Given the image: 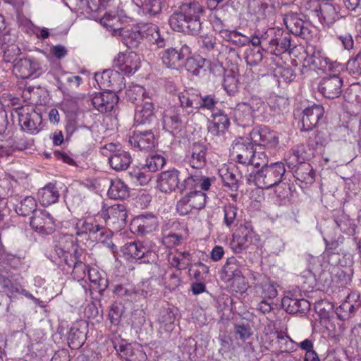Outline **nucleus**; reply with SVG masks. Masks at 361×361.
Wrapping results in <instances>:
<instances>
[{
	"instance_id": "3",
	"label": "nucleus",
	"mask_w": 361,
	"mask_h": 361,
	"mask_svg": "<svg viewBox=\"0 0 361 361\" xmlns=\"http://www.w3.org/2000/svg\"><path fill=\"white\" fill-rule=\"evenodd\" d=\"M285 172L284 164L282 161L271 163L270 165L264 164L255 176L256 184L261 188H270L281 182Z\"/></svg>"
},
{
	"instance_id": "62",
	"label": "nucleus",
	"mask_w": 361,
	"mask_h": 361,
	"mask_svg": "<svg viewBox=\"0 0 361 361\" xmlns=\"http://www.w3.org/2000/svg\"><path fill=\"white\" fill-rule=\"evenodd\" d=\"M216 103L217 100L214 95L202 94L200 93L199 109L213 110Z\"/></svg>"
},
{
	"instance_id": "20",
	"label": "nucleus",
	"mask_w": 361,
	"mask_h": 361,
	"mask_svg": "<svg viewBox=\"0 0 361 361\" xmlns=\"http://www.w3.org/2000/svg\"><path fill=\"white\" fill-rule=\"evenodd\" d=\"M154 116V106L150 98H144L137 104L134 120L137 124L149 123Z\"/></svg>"
},
{
	"instance_id": "64",
	"label": "nucleus",
	"mask_w": 361,
	"mask_h": 361,
	"mask_svg": "<svg viewBox=\"0 0 361 361\" xmlns=\"http://www.w3.org/2000/svg\"><path fill=\"white\" fill-rule=\"evenodd\" d=\"M183 240L181 235L177 233H169L162 238V243L167 247H173L179 245Z\"/></svg>"
},
{
	"instance_id": "2",
	"label": "nucleus",
	"mask_w": 361,
	"mask_h": 361,
	"mask_svg": "<svg viewBox=\"0 0 361 361\" xmlns=\"http://www.w3.org/2000/svg\"><path fill=\"white\" fill-rule=\"evenodd\" d=\"M180 192H186L176 204V210L180 215H187L193 210L198 211L204 207L206 195L197 190V184L195 178L188 176L180 185Z\"/></svg>"
},
{
	"instance_id": "40",
	"label": "nucleus",
	"mask_w": 361,
	"mask_h": 361,
	"mask_svg": "<svg viewBox=\"0 0 361 361\" xmlns=\"http://www.w3.org/2000/svg\"><path fill=\"white\" fill-rule=\"evenodd\" d=\"M312 63L318 69L331 71L335 66V63L328 58L321 50H316L312 55Z\"/></svg>"
},
{
	"instance_id": "37",
	"label": "nucleus",
	"mask_w": 361,
	"mask_h": 361,
	"mask_svg": "<svg viewBox=\"0 0 361 361\" xmlns=\"http://www.w3.org/2000/svg\"><path fill=\"white\" fill-rule=\"evenodd\" d=\"M119 34L122 37L123 44L130 49L137 48L142 40L139 28L121 29Z\"/></svg>"
},
{
	"instance_id": "60",
	"label": "nucleus",
	"mask_w": 361,
	"mask_h": 361,
	"mask_svg": "<svg viewBox=\"0 0 361 361\" xmlns=\"http://www.w3.org/2000/svg\"><path fill=\"white\" fill-rule=\"evenodd\" d=\"M88 268L89 267L82 262L78 261L74 262L72 271V275L74 279L78 281L82 280L86 276Z\"/></svg>"
},
{
	"instance_id": "29",
	"label": "nucleus",
	"mask_w": 361,
	"mask_h": 361,
	"mask_svg": "<svg viewBox=\"0 0 361 361\" xmlns=\"http://www.w3.org/2000/svg\"><path fill=\"white\" fill-rule=\"evenodd\" d=\"M39 202L43 206H49L56 202L59 198V192L56 185L49 183L37 192Z\"/></svg>"
},
{
	"instance_id": "5",
	"label": "nucleus",
	"mask_w": 361,
	"mask_h": 361,
	"mask_svg": "<svg viewBox=\"0 0 361 361\" xmlns=\"http://www.w3.org/2000/svg\"><path fill=\"white\" fill-rule=\"evenodd\" d=\"M164 164L165 159H142V161L133 166V171L130 172V174L140 185H144L151 179L149 173L158 171Z\"/></svg>"
},
{
	"instance_id": "27",
	"label": "nucleus",
	"mask_w": 361,
	"mask_h": 361,
	"mask_svg": "<svg viewBox=\"0 0 361 361\" xmlns=\"http://www.w3.org/2000/svg\"><path fill=\"white\" fill-rule=\"evenodd\" d=\"M235 171V166L231 163L229 164H224V166L219 169V174L224 185L231 191H237L238 189V180Z\"/></svg>"
},
{
	"instance_id": "41",
	"label": "nucleus",
	"mask_w": 361,
	"mask_h": 361,
	"mask_svg": "<svg viewBox=\"0 0 361 361\" xmlns=\"http://www.w3.org/2000/svg\"><path fill=\"white\" fill-rule=\"evenodd\" d=\"M180 106L199 109L200 92L195 90H185L178 94Z\"/></svg>"
},
{
	"instance_id": "52",
	"label": "nucleus",
	"mask_w": 361,
	"mask_h": 361,
	"mask_svg": "<svg viewBox=\"0 0 361 361\" xmlns=\"http://www.w3.org/2000/svg\"><path fill=\"white\" fill-rule=\"evenodd\" d=\"M85 334L78 329H72L68 336V345L73 349L80 348L85 343Z\"/></svg>"
},
{
	"instance_id": "51",
	"label": "nucleus",
	"mask_w": 361,
	"mask_h": 361,
	"mask_svg": "<svg viewBox=\"0 0 361 361\" xmlns=\"http://www.w3.org/2000/svg\"><path fill=\"white\" fill-rule=\"evenodd\" d=\"M257 292L260 293L262 299H273L277 296L278 292L273 283L266 281L255 287Z\"/></svg>"
},
{
	"instance_id": "30",
	"label": "nucleus",
	"mask_w": 361,
	"mask_h": 361,
	"mask_svg": "<svg viewBox=\"0 0 361 361\" xmlns=\"http://www.w3.org/2000/svg\"><path fill=\"white\" fill-rule=\"evenodd\" d=\"M339 11L338 5L333 3H324L322 4L319 11L320 17L319 20L322 23L329 26L339 18Z\"/></svg>"
},
{
	"instance_id": "34",
	"label": "nucleus",
	"mask_w": 361,
	"mask_h": 361,
	"mask_svg": "<svg viewBox=\"0 0 361 361\" xmlns=\"http://www.w3.org/2000/svg\"><path fill=\"white\" fill-rule=\"evenodd\" d=\"M344 100L347 108L361 106V85H350L344 94Z\"/></svg>"
},
{
	"instance_id": "15",
	"label": "nucleus",
	"mask_w": 361,
	"mask_h": 361,
	"mask_svg": "<svg viewBox=\"0 0 361 361\" xmlns=\"http://www.w3.org/2000/svg\"><path fill=\"white\" fill-rule=\"evenodd\" d=\"M91 104L101 113L111 111L118 102V97L113 91L97 93L92 99Z\"/></svg>"
},
{
	"instance_id": "32",
	"label": "nucleus",
	"mask_w": 361,
	"mask_h": 361,
	"mask_svg": "<svg viewBox=\"0 0 361 361\" xmlns=\"http://www.w3.org/2000/svg\"><path fill=\"white\" fill-rule=\"evenodd\" d=\"M230 126V121L227 115L221 111L213 114V120L207 127L209 133L214 135L224 133Z\"/></svg>"
},
{
	"instance_id": "33",
	"label": "nucleus",
	"mask_w": 361,
	"mask_h": 361,
	"mask_svg": "<svg viewBox=\"0 0 361 361\" xmlns=\"http://www.w3.org/2000/svg\"><path fill=\"white\" fill-rule=\"evenodd\" d=\"M192 255L188 251L180 252L175 250L174 252H171L169 255V262L173 267L182 270L189 268V271L192 269L190 267L191 264Z\"/></svg>"
},
{
	"instance_id": "11",
	"label": "nucleus",
	"mask_w": 361,
	"mask_h": 361,
	"mask_svg": "<svg viewBox=\"0 0 361 361\" xmlns=\"http://www.w3.org/2000/svg\"><path fill=\"white\" fill-rule=\"evenodd\" d=\"M30 226L37 232L49 235L55 231V221L51 214L44 210L35 212L30 219Z\"/></svg>"
},
{
	"instance_id": "43",
	"label": "nucleus",
	"mask_w": 361,
	"mask_h": 361,
	"mask_svg": "<svg viewBox=\"0 0 361 361\" xmlns=\"http://www.w3.org/2000/svg\"><path fill=\"white\" fill-rule=\"evenodd\" d=\"M283 305H287V311L290 313L305 312L310 307V303L305 299L286 298L283 300Z\"/></svg>"
},
{
	"instance_id": "21",
	"label": "nucleus",
	"mask_w": 361,
	"mask_h": 361,
	"mask_svg": "<svg viewBox=\"0 0 361 361\" xmlns=\"http://www.w3.org/2000/svg\"><path fill=\"white\" fill-rule=\"evenodd\" d=\"M157 219L154 215H140L135 218L131 223V230L134 233L145 235L157 228Z\"/></svg>"
},
{
	"instance_id": "44",
	"label": "nucleus",
	"mask_w": 361,
	"mask_h": 361,
	"mask_svg": "<svg viewBox=\"0 0 361 361\" xmlns=\"http://www.w3.org/2000/svg\"><path fill=\"white\" fill-rule=\"evenodd\" d=\"M102 154L107 158H130V154L123 150L119 144L109 143L102 148Z\"/></svg>"
},
{
	"instance_id": "47",
	"label": "nucleus",
	"mask_w": 361,
	"mask_h": 361,
	"mask_svg": "<svg viewBox=\"0 0 361 361\" xmlns=\"http://www.w3.org/2000/svg\"><path fill=\"white\" fill-rule=\"evenodd\" d=\"M36 208L37 202L35 199L31 196H27L16 207V211L18 214L25 216L37 212L38 210Z\"/></svg>"
},
{
	"instance_id": "12",
	"label": "nucleus",
	"mask_w": 361,
	"mask_h": 361,
	"mask_svg": "<svg viewBox=\"0 0 361 361\" xmlns=\"http://www.w3.org/2000/svg\"><path fill=\"white\" fill-rule=\"evenodd\" d=\"M140 59L134 51L119 53L114 61V68L125 75L134 73L140 67Z\"/></svg>"
},
{
	"instance_id": "58",
	"label": "nucleus",
	"mask_w": 361,
	"mask_h": 361,
	"mask_svg": "<svg viewBox=\"0 0 361 361\" xmlns=\"http://www.w3.org/2000/svg\"><path fill=\"white\" fill-rule=\"evenodd\" d=\"M347 69L350 74L361 75V51L355 56L349 59L347 63Z\"/></svg>"
},
{
	"instance_id": "54",
	"label": "nucleus",
	"mask_w": 361,
	"mask_h": 361,
	"mask_svg": "<svg viewBox=\"0 0 361 361\" xmlns=\"http://www.w3.org/2000/svg\"><path fill=\"white\" fill-rule=\"evenodd\" d=\"M97 224L88 222L85 219H78L75 224V229L77 235L88 234L90 238L92 236V232L94 231Z\"/></svg>"
},
{
	"instance_id": "1",
	"label": "nucleus",
	"mask_w": 361,
	"mask_h": 361,
	"mask_svg": "<svg viewBox=\"0 0 361 361\" xmlns=\"http://www.w3.org/2000/svg\"><path fill=\"white\" fill-rule=\"evenodd\" d=\"M204 12L198 1L183 2L178 12L173 13L169 20L171 29L188 35H197L202 30L200 15Z\"/></svg>"
},
{
	"instance_id": "19",
	"label": "nucleus",
	"mask_w": 361,
	"mask_h": 361,
	"mask_svg": "<svg viewBox=\"0 0 361 361\" xmlns=\"http://www.w3.org/2000/svg\"><path fill=\"white\" fill-rule=\"evenodd\" d=\"M179 171L176 169L163 171L158 179V188L163 192L169 193L176 188L180 190Z\"/></svg>"
},
{
	"instance_id": "48",
	"label": "nucleus",
	"mask_w": 361,
	"mask_h": 361,
	"mask_svg": "<svg viewBox=\"0 0 361 361\" xmlns=\"http://www.w3.org/2000/svg\"><path fill=\"white\" fill-rule=\"evenodd\" d=\"M224 40L232 43L237 47H244L249 44L250 37L241 34L235 30H228L225 32Z\"/></svg>"
},
{
	"instance_id": "7",
	"label": "nucleus",
	"mask_w": 361,
	"mask_h": 361,
	"mask_svg": "<svg viewBox=\"0 0 361 361\" xmlns=\"http://www.w3.org/2000/svg\"><path fill=\"white\" fill-rule=\"evenodd\" d=\"M18 116V122L23 130L32 134L39 131V126L42 123V116L37 113L32 107L23 106L16 110Z\"/></svg>"
},
{
	"instance_id": "23",
	"label": "nucleus",
	"mask_w": 361,
	"mask_h": 361,
	"mask_svg": "<svg viewBox=\"0 0 361 361\" xmlns=\"http://www.w3.org/2000/svg\"><path fill=\"white\" fill-rule=\"evenodd\" d=\"M154 136L151 131L134 132L129 137V143L137 150H149L154 147Z\"/></svg>"
},
{
	"instance_id": "25",
	"label": "nucleus",
	"mask_w": 361,
	"mask_h": 361,
	"mask_svg": "<svg viewBox=\"0 0 361 361\" xmlns=\"http://www.w3.org/2000/svg\"><path fill=\"white\" fill-rule=\"evenodd\" d=\"M139 30L142 39H145L148 42L153 43L159 48H162L166 45L165 39L161 35L159 27L154 24H147L139 27Z\"/></svg>"
},
{
	"instance_id": "61",
	"label": "nucleus",
	"mask_w": 361,
	"mask_h": 361,
	"mask_svg": "<svg viewBox=\"0 0 361 361\" xmlns=\"http://www.w3.org/2000/svg\"><path fill=\"white\" fill-rule=\"evenodd\" d=\"M208 147L202 142H195L190 148L191 158H205Z\"/></svg>"
},
{
	"instance_id": "49",
	"label": "nucleus",
	"mask_w": 361,
	"mask_h": 361,
	"mask_svg": "<svg viewBox=\"0 0 361 361\" xmlns=\"http://www.w3.org/2000/svg\"><path fill=\"white\" fill-rule=\"evenodd\" d=\"M11 278H12V276L0 275V286L3 291L9 297L20 292V285L14 283Z\"/></svg>"
},
{
	"instance_id": "63",
	"label": "nucleus",
	"mask_w": 361,
	"mask_h": 361,
	"mask_svg": "<svg viewBox=\"0 0 361 361\" xmlns=\"http://www.w3.org/2000/svg\"><path fill=\"white\" fill-rule=\"evenodd\" d=\"M20 54V49L12 44L9 46L6 50L4 51L3 59L4 61L6 63H13V64L17 61L16 56Z\"/></svg>"
},
{
	"instance_id": "14",
	"label": "nucleus",
	"mask_w": 361,
	"mask_h": 361,
	"mask_svg": "<svg viewBox=\"0 0 361 361\" xmlns=\"http://www.w3.org/2000/svg\"><path fill=\"white\" fill-rule=\"evenodd\" d=\"M189 52V47L186 45L180 50L169 48L162 52L161 60L167 68L178 69L183 64L185 57Z\"/></svg>"
},
{
	"instance_id": "36",
	"label": "nucleus",
	"mask_w": 361,
	"mask_h": 361,
	"mask_svg": "<svg viewBox=\"0 0 361 361\" xmlns=\"http://www.w3.org/2000/svg\"><path fill=\"white\" fill-rule=\"evenodd\" d=\"M129 188L121 179L111 181L108 195L111 199H125L129 196Z\"/></svg>"
},
{
	"instance_id": "45",
	"label": "nucleus",
	"mask_w": 361,
	"mask_h": 361,
	"mask_svg": "<svg viewBox=\"0 0 361 361\" xmlns=\"http://www.w3.org/2000/svg\"><path fill=\"white\" fill-rule=\"evenodd\" d=\"M133 2L145 13L157 15L161 11L160 0H133Z\"/></svg>"
},
{
	"instance_id": "50",
	"label": "nucleus",
	"mask_w": 361,
	"mask_h": 361,
	"mask_svg": "<svg viewBox=\"0 0 361 361\" xmlns=\"http://www.w3.org/2000/svg\"><path fill=\"white\" fill-rule=\"evenodd\" d=\"M335 221L342 232L349 235L355 233V225L348 215L342 212L336 216Z\"/></svg>"
},
{
	"instance_id": "22",
	"label": "nucleus",
	"mask_w": 361,
	"mask_h": 361,
	"mask_svg": "<svg viewBox=\"0 0 361 361\" xmlns=\"http://www.w3.org/2000/svg\"><path fill=\"white\" fill-rule=\"evenodd\" d=\"M360 307L358 295L355 293L349 294L345 300L336 308V313L341 320L351 317Z\"/></svg>"
},
{
	"instance_id": "13",
	"label": "nucleus",
	"mask_w": 361,
	"mask_h": 361,
	"mask_svg": "<svg viewBox=\"0 0 361 361\" xmlns=\"http://www.w3.org/2000/svg\"><path fill=\"white\" fill-rule=\"evenodd\" d=\"M343 80L338 75L324 77L320 81L318 90L325 97L335 99L342 92Z\"/></svg>"
},
{
	"instance_id": "55",
	"label": "nucleus",
	"mask_w": 361,
	"mask_h": 361,
	"mask_svg": "<svg viewBox=\"0 0 361 361\" xmlns=\"http://www.w3.org/2000/svg\"><path fill=\"white\" fill-rule=\"evenodd\" d=\"M115 0H87V8L92 13H98L113 6Z\"/></svg>"
},
{
	"instance_id": "59",
	"label": "nucleus",
	"mask_w": 361,
	"mask_h": 361,
	"mask_svg": "<svg viewBox=\"0 0 361 361\" xmlns=\"http://www.w3.org/2000/svg\"><path fill=\"white\" fill-rule=\"evenodd\" d=\"M231 281V288L232 290L235 293L242 294L245 293L248 288V283L243 275L232 279Z\"/></svg>"
},
{
	"instance_id": "4",
	"label": "nucleus",
	"mask_w": 361,
	"mask_h": 361,
	"mask_svg": "<svg viewBox=\"0 0 361 361\" xmlns=\"http://www.w3.org/2000/svg\"><path fill=\"white\" fill-rule=\"evenodd\" d=\"M250 137L251 141L257 145L255 147L261 146L263 147L261 151L264 153L260 154V157L263 156L268 158L269 156L271 155L270 152L269 154H265V147L275 149L279 145V137L276 132L271 130L265 126L253 128L250 133Z\"/></svg>"
},
{
	"instance_id": "28",
	"label": "nucleus",
	"mask_w": 361,
	"mask_h": 361,
	"mask_svg": "<svg viewBox=\"0 0 361 361\" xmlns=\"http://www.w3.org/2000/svg\"><path fill=\"white\" fill-rule=\"evenodd\" d=\"M121 252L128 260L139 259L145 257L149 249L142 242H130L122 247Z\"/></svg>"
},
{
	"instance_id": "42",
	"label": "nucleus",
	"mask_w": 361,
	"mask_h": 361,
	"mask_svg": "<svg viewBox=\"0 0 361 361\" xmlns=\"http://www.w3.org/2000/svg\"><path fill=\"white\" fill-rule=\"evenodd\" d=\"M112 232L104 226L97 224L94 231L92 232L90 238L94 240L105 244L108 247H114L111 242Z\"/></svg>"
},
{
	"instance_id": "53",
	"label": "nucleus",
	"mask_w": 361,
	"mask_h": 361,
	"mask_svg": "<svg viewBox=\"0 0 361 361\" xmlns=\"http://www.w3.org/2000/svg\"><path fill=\"white\" fill-rule=\"evenodd\" d=\"M145 90L143 87L139 85H133L126 90V96L128 99L133 103L141 101L144 98H149L145 96Z\"/></svg>"
},
{
	"instance_id": "35",
	"label": "nucleus",
	"mask_w": 361,
	"mask_h": 361,
	"mask_svg": "<svg viewBox=\"0 0 361 361\" xmlns=\"http://www.w3.org/2000/svg\"><path fill=\"white\" fill-rule=\"evenodd\" d=\"M243 275L238 262L234 257H231L227 260L224 264L221 273V279L224 281L229 282L232 279Z\"/></svg>"
},
{
	"instance_id": "17",
	"label": "nucleus",
	"mask_w": 361,
	"mask_h": 361,
	"mask_svg": "<svg viewBox=\"0 0 361 361\" xmlns=\"http://www.w3.org/2000/svg\"><path fill=\"white\" fill-rule=\"evenodd\" d=\"M39 69V64L35 60L24 58L16 61L13 73L17 78L26 79L32 77Z\"/></svg>"
},
{
	"instance_id": "31",
	"label": "nucleus",
	"mask_w": 361,
	"mask_h": 361,
	"mask_svg": "<svg viewBox=\"0 0 361 361\" xmlns=\"http://www.w3.org/2000/svg\"><path fill=\"white\" fill-rule=\"evenodd\" d=\"M253 109L250 104L242 102L237 104L233 111V117L238 125L249 126L252 122Z\"/></svg>"
},
{
	"instance_id": "38",
	"label": "nucleus",
	"mask_w": 361,
	"mask_h": 361,
	"mask_svg": "<svg viewBox=\"0 0 361 361\" xmlns=\"http://www.w3.org/2000/svg\"><path fill=\"white\" fill-rule=\"evenodd\" d=\"M277 348L281 352L290 353L295 351L298 343L295 342L286 332H276Z\"/></svg>"
},
{
	"instance_id": "57",
	"label": "nucleus",
	"mask_w": 361,
	"mask_h": 361,
	"mask_svg": "<svg viewBox=\"0 0 361 361\" xmlns=\"http://www.w3.org/2000/svg\"><path fill=\"white\" fill-rule=\"evenodd\" d=\"M237 210V207L231 204L224 207V223L228 227L235 224Z\"/></svg>"
},
{
	"instance_id": "46",
	"label": "nucleus",
	"mask_w": 361,
	"mask_h": 361,
	"mask_svg": "<svg viewBox=\"0 0 361 361\" xmlns=\"http://www.w3.org/2000/svg\"><path fill=\"white\" fill-rule=\"evenodd\" d=\"M252 4L257 7L255 13L259 17L268 18L275 13L276 6L270 0H253Z\"/></svg>"
},
{
	"instance_id": "6",
	"label": "nucleus",
	"mask_w": 361,
	"mask_h": 361,
	"mask_svg": "<svg viewBox=\"0 0 361 361\" xmlns=\"http://www.w3.org/2000/svg\"><path fill=\"white\" fill-rule=\"evenodd\" d=\"M257 237L250 224L240 225L236 232L233 235L231 246L234 252L240 253L245 250L249 244L255 243Z\"/></svg>"
},
{
	"instance_id": "8",
	"label": "nucleus",
	"mask_w": 361,
	"mask_h": 361,
	"mask_svg": "<svg viewBox=\"0 0 361 361\" xmlns=\"http://www.w3.org/2000/svg\"><path fill=\"white\" fill-rule=\"evenodd\" d=\"M283 21L287 30L295 36L307 39L311 36L310 24L305 21L300 15L290 12L284 16Z\"/></svg>"
},
{
	"instance_id": "9",
	"label": "nucleus",
	"mask_w": 361,
	"mask_h": 361,
	"mask_svg": "<svg viewBox=\"0 0 361 361\" xmlns=\"http://www.w3.org/2000/svg\"><path fill=\"white\" fill-rule=\"evenodd\" d=\"M127 216L126 207L123 204H115L102 211L106 223L116 230L124 226Z\"/></svg>"
},
{
	"instance_id": "56",
	"label": "nucleus",
	"mask_w": 361,
	"mask_h": 361,
	"mask_svg": "<svg viewBox=\"0 0 361 361\" xmlns=\"http://www.w3.org/2000/svg\"><path fill=\"white\" fill-rule=\"evenodd\" d=\"M176 317L171 310L169 309L165 310L161 312L159 321L162 327L166 331H171L173 325L175 322Z\"/></svg>"
},
{
	"instance_id": "16",
	"label": "nucleus",
	"mask_w": 361,
	"mask_h": 361,
	"mask_svg": "<svg viewBox=\"0 0 361 361\" xmlns=\"http://www.w3.org/2000/svg\"><path fill=\"white\" fill-rule=\"evenodd\" d=\"M324 113V107L319 104L306 108L302 117V130L309 131L313 129L323 117Z\"/></svg>"
},
{
	"instance_id": "18",
	"label": "nucleus",
	"mask_w": 361,
	"mask_h": 361,
	"mask_svg": "<svg viewBox=\"0 0 361 361\" xmlns=\"http://www.w3.org/2000/svg\"><path fill=\"white\" fill-rule=\"evenodd\" d=\"M179 109L174 106L166 109L163 114V128L171 133L179 130L183 126L184 120L179 113Z\"/></svg>"
},
{
	"instance_id": "24",
	"label": "nucleus",
	"mask_w": 361,
	"mask_h": 361,
	"mask_svg": "<svg viewBox=\"0 0 361 361\" xmlns=\"http://www.w3.org/2000/svg\"><path fill=\"white\" fill-rule=\"evenodd\" d=\"M291 45V37L289 35L283 36V31L277 30L274 39L269 41V47H267V51L272 54L279 55L287 51Z\"/></svg>"
},
{
	"instance_id": "39",
	"label": "nucleus",
	"mask_w": 361,
	"mask_h": 361,
	"mask_svg": "<svg viewBox=\"0 0 361 361\" xmlns=\"http://www.w3.org/2000/svg\"><path fill=\"white\" fill-rule=\"evenodd\" d=\"M100 23L107 30L114 32H120L121 20L120 16L117 12L109 11L104 13V14L99 18Z\"/></svg>"
},
{
	"instance_id": "26",
	"label": "nucleus",
	"mask_w": 361,
	"mask_h": 361,
	"mask_svg": "<svg viewBox=\"0 0 361 361\" xmlns=\"http://www.w3.org/2000/svg\"><path fill=\"white\" fill-rule=\"evenodd\" d=\"M119 355L128 361H142L146 355L137 344L127 343L115 347Z\"/></svg>"
},
{
	"instance_id": "10",
	"label": "nucleus",
	"mask_w": 361,
	"mask_h": 361,
	"mask_svg": "<svg viewBox=\"0 0 361 361\" xmlns=\"http://www.w3.org/2000/svg\"><path fill=\"white\" fill-rule=\"evenodd\" d=\"M262 147H254L252 143L245 142L242 137L235 140L230 148V156L235 158H261Z\"/></svg>"
}]
</instances>
